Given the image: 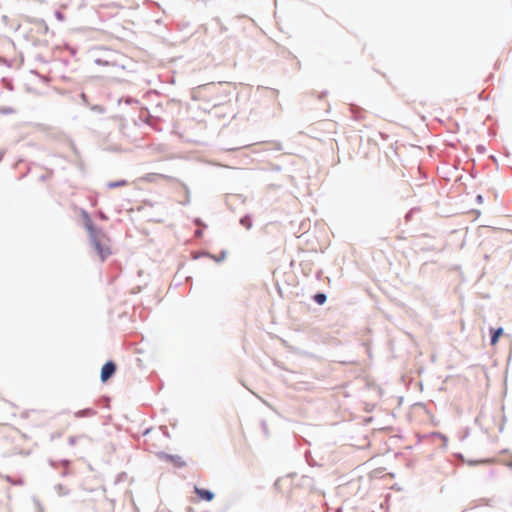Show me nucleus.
I'll return each instance as SVG.
<instances>
[{"instance_id":"obj_26","label":"nucleus","mask_w":512,"mask_h":512,"mask_svg":"<svg viewBox=\"0 0 512 512\" xmlns=\"http://www.w3.org/2000/svg\"><path fill=\"white\" fill-rule=\"evenodd\" d=\"M14 112H15V110L12 107H9V106L0 107V113L3 115H10V114H13Z\"/></svg>"},{"instance_id":"obj_1","label":"nucleus","mask_w":512,"mask_h":512,"mask_svg":"<svg viewBox=\"0 0 512 512\" xmlns=\"http://www.w3.org/2000/svg\"><path fill=\"white\" fill-rule=\"evenodd\" d=\"M104 236L105 234L102 230L101 232L89 235V243L102 262H104L112 253L110 246L102 242V237Z\"/></svg>"},{"instance_id":"obj_10","label":"nucleus","mask_w":512,"mask_h":512,"mask_svg":"<svg viewBox=\"0 0 512 512\" xmlns=\"http://www.w3.org/2000/svg\"><path fill=\"white\" fill-rule=\"evenodd\" d=\"M205 255H207L208 258L214 260L216 263H220V262H222V261H224L226 259L227 251L226 250H222L220 252V254L217 255V256L212 254V253H210V252H206Z\"/></svg>"},{"instance_id":"obj_7","label":"nucleus","mask_w":512,"mask_h":512,"mask_svg":"<svg viewBox=\"0 0 512 512\" xmlns=\"http://www.w3.org/2000/svg\"><path fill=\"white\" fill-rule=\"evenodd\" d=\"M239 223L245 229L250 230L253 227L252 215L250 213H246L240 218Z\"/></svg>"},{"instance_id":"obj_60","label":"nucleus","mask_w":512,"mask_h":512,"mask_svg":"<svg viewBox=\"0 0 512 512\" xmlns=\"http://www.w3.org/2000/svg\"><path fill=\"white\" fill-rule=\"evenodd\" d=\"M467 435H468V432H467L466 434H464V436L462 437V440H463L465 437H467Z\"/></svg>"},{"instance_id":"obj_51","label":"nucleus","mask_w":512,"mask_h":512,"mask_svg":"<svg viewBox=\"0 0 512 512\" xmlns=\"http://www.w3.org/2000/svg\"><path fill=\"white\" fill-rule=\"evenodd\" d=\"M3 156H4V151H2V152L0 153V162H1V161H2V159H3Z\"/></svg>"},{"instance_id":"obj_46","label":"nucleus","mask_w":512,"mask_h":512,"mask_svg":"<svg viewBox=\"0 0 512 512\" xmlns=\"http://www.w3.org/2000/svg\"><path fill=\"white\" fill-rule=\"evenodd\" d=\"M476 175H477V172H476V171H472V172L470 173V176H471L472 178H476Z\"/></svg>"},{"instance_id":"obj_32","label":"nucleus","mask_w":512,"mask_h":512,"mask_svg":"<svg viewBox=\"0 0 512 512\" xmlns=\"http://www.w3.org/2000/svg\"><path fill=\"white\" fill-rule=\"evenodd\" d=\"M80 97H81V100H82L83 104L86 105V106H89L88 96L84 92H82L80 94Z\"/></svg>"},{"instance_id":"obj_41","label":"nucleus","mask_w":512,"mask_h":512,"mask_svg":"<svg viewBox=\"0 0 512 512\" xmlns=\"http://www.w3.org/2000/svg\"><path fill=\"white\" fill-rule=\"evenodd\" d=\"M162 430H163L164 436L167 437V438H170V434H169L167 428L166 427H162Z\"/></svg>"},{"instance_id":"obj_52","label":"nucleus","mask_w":512,"mask_h":512,"mask_svg":"<svg viewBox=\"0 0 512 512\" xmlns=\"http://www.w3.org/2000/svg\"><path fill=\"white\" fill-rule=\"evenodd\" d=\"M504 429V424H501L500 427H499V431L502 432Z\"/></svg>"},{"instance_id":"obj_28","label":"nucleus","mask_w":512,"mask_h":512,"mask_svg":"<svg viewBox=\"0 0 512 512\" xmlns=\"http://www.w3.org/2000/svg\"><path fill=\"white\" fill-rule=\"evenodd\" d=\"M95 64L99 65V66H108L111 64V62L107 61V60H104V59H101V58H97L95 59Z\"/></svg>"},{"instance_id":"obj_36","label":"nucleus","mask_w":512,"mask_h":512,"mask_svg":"<svg viewBox=\"0 0 512 512\" xmlns=\"http://www.w3.org/2000/svg\"><path fill=\"white\" fill-rule=\"evenodd\" d=\"M33 501H34L35 505L37 506V508L42 511L43 508L41 506L40 501L37 498H35V497L33 498Z\"/></svg>"},{"instance_id":"obj_19","label":"nucleus","mask_w":512,"mask_h":512,"mask_svg":"<svg viewBox=\"0 0 512 512\" xmlns=\"http://www.w3.org/2000/svg\"><path fill=\"white\" fill-rule=\"evenodd\" d=\"M301 480H302V485L303 486H308L311 489L313 488V484H314L313 478L305 475V476H302Z\"/></svg>"},{"instance_id":"obj_4","label":"nucleus","mask_w":512,"mask_h":512,"mask_svg":"<svg viewBox=\"0 0 512 512\" xmlns=\"http://www.w3.org/2000/svg\"><path fill=\"white\" fill-rule=\"evenodd\" d=\"M80 217L83 221V227L88 232V235L101 232V228L94 224L90 214L83 208L80 209Z\"/></svg>"},{"instance_id":"obj_50","label":"nucleus","mask_w":512,"mask_h":512,"mask_svg":"<svg viewBox=\"0 0 512 512\" xmlns=\"http://www.w3.org/2000/svg\"><path fill=\"white\" fill-rule=\"evenodd\" d=\"M68 474H69V471H68V470H64V471L62 472V476H67Z\"/></svg>"},{"instance_id":"obj_59","label":"nucleus","mask_w":512,"mask_h":512,"mask_svg":"<svg viewBox=\"0 0 512 512\" xmlns=\"http://www.w3.org/2000/svg\"><path fill=\"white\" fill-rule=\"evenodd\" d=\"M61 433L55 434V437H60Z\"/></svg>"},{"instance_id":"obj_16","label":"nucleus","mask_w":512,"mask_h":512,"mask_svg":"<svg viewBox=\"0 0 512 512\" xmlns=\"http://www.w3.org/2000/svg\"><path fill=\"white\" fill-rule=\"evenodd\" d=\"M420 211V208L419 207H413L411 209H409L405 215H404V219L406 222H409L412 220L413 216L415 213L419 212Z\"/></svg>"},{"instance_id":"obj_45","label":"nucleus","mask_w":512,"mask_h":512,"mask_svg":"<svg viewBox=\"0 0 512 512\" xmlns=\"http://www.w3.org/2000/svg\"><path fill=\"white\" fill-rule=\"evenodd\" d=\"M327 94V91H323L318 97L322 99Z\"/></svg>"},{"instance_id":"obj_11","label":"nucleus","mask_w":512,"mask_h":512,"mask_svg":"<svg viewBox=\"0 0 512 512\" xmlns=\"http://www.w3.org/2000/svg\"><path fill=\"white\" fill-rule=\"evenodd\" d=\"M128 185V181L125 179H119L116 181H110L106 184L108 189L120 188Z\"/></svg>"},{"instance_id":"obj_34","label":"nucleus","mask_w":512,"mask_h":512,"mask_svg":"<svg viewBox=\"0 0 512 512\" xmlns=\"http://www.w3.org/2000/svg\"><path fill=\"white\" fill-rule=\"evenodd\" d=\"M272 149L276 151H281L283 150V146L280 142H274V147Z\"/></svg>"},{"instance_id":"obj_27","label":"nucleus","mask_w":512,"mask_h":512,"mask_svg":"<svg viewBox=\"0 0 512 512\" xmlns=\"http://www.w3.org/2000/svg\"><path fill=\"white\" fill-rule=\"evenodd\" d=\"M73 164L81 171V172H85V165H84V162L81 160V157L80 158H76V161L73 162Z\"/></svg>"},{"instance_id":"obj_47","label":"nucleus","mask_w":512,"mask_h":512,"mask_svg":"<svg viewBox=\"0 0 512 512\" xmlns=\"http://www.w3.org/2000/svg\"><path fill=\"white\" fill-rule=\"evenodd\" d=\"M507 467L512 469V459L506 463Z\"/></svg>"},{"instance_id":"obj_57","label":"nucleus","mask_w":512,"mask_h":512,"mask_svg":"<svg viewBox=\"0 0 512 512\" xmlns=\"http://www.w3.org/2000/svg\"><path fill=\"white\" fill-rule=\"evenodd\" d=\"M3 61H4V63H5L7 66H10V65L8 64V62H7V60H6V59H4Z\"/></svg>"},{"instance_id":"obj_56","label":"nucleus","mask_w":512,"mask_h":512,"mask_svg":"<svg viewBox=\"0 0 512 512\" xmlns=\"http://www.w3.org/2000/svg\"><path fill=\"white\" fill-rule=\"evenodd\" d=\"M150 431V429H146L145 432H144V435L148 434Z\"/></svg>"},{"instance_id":"obj_30","label":"nucleus","mask_w":512,"mask_h":512,"mask_svg":"<svg viewBox=\"0 0 512 512\" xmlns=\"http://www.w3.org/2000/svg\"><path fill=\"white\" fill-rule=\"evenodd\" d=\"M270 170L273 171V172H280L282 170V166L279 165V164L271 163L270 164Z\"/></svg>"},{"instance_id":"obj_6","label":"nucleus","mask_w":512,"mask_h":512,"mask_svg":"<svg viewBox=\"0 0 512 512\" xmlns=\"http://www.w3.org/2000/svg\"><path fill=\"white\" fill-rule=\"evenodd\" d=\"M504 335V328L502 326L499 327H490L489 328V337H490V345L495 346L501 336Z\"/></svg>"},{"instance_id":"obj_2","label":"nucleus","mask_w":512,"mask_h":512,"mask_svg":"<svg viewBox=\"0 0 512 512\" xmlns=\"http://www.w3.org/2000/svg\"><path fill=\"white\" fill-rule=\"evenodd\" d=\"M156 456L160 460L172 463L174 467L179 469L184 468L187 465L186 462L182 459V457L176 454H169L167 452L160 451L156 454Z\"/></svg>"},{"instance_id":"obj_29","label":"nucleus","mask_w":512,"mask_h":512,"mask_svg":"<svg viewBox=\"0 0 512 512\" xmlns=\"http://www.w3.org/2000/svg\"><path fill=\"white\" fill-rule=\"evenodd\" d=\"M82 437H85V436H84V435H82ZM79 438H81V436H70V437L68 438V444H69L70 446L75 445V444H76V442H77V440H78Z\"/></svg>"},{"instance_id":"obj_17","label":"nucleus","mask_w":512,"mask_h":512,"mask_svg":"<svg viewBox=\"0 0 512 512\" xmlns=\"http://www.w3.org/2000/svg\"><path fill=\"white\" fill-rule=\"evenodd\" d=\"M37 31L40 34H47L48 33L49 27H48L47 23L44 20H40V22L38 24V27H37Z\"/></svg>"},{"instance_id":"obj_48","label":"nucleus","mask_w":512,"mask_h":512,"mask_svg":"<svg viewBox=\"0 0 512 512\" xmlns=\"http://www.w3.org/2000/svg\"><path fill=\"white\" fill-rule=\"evenodd\" d=\"M230 92H231V91H226V90L224 91V96H225V98H228V97H229Z\"/></svg>"},{"instance_id":"obj_9","label":"nucleus","mask_w":512,"mask_h":512,"mask_svg":"<svg viewBox=\"0 0 512 512\" xmlns=\"http://www.w3.org/2000/svg\"><path fill=\"white\" fill-rule=\"evenodd\" d=\"M96 414V411L93 408H84L81 410H78L74 413V416L76 418H83V417H91Z\"/></svg>"},{"instance_id":"obj_3","label":"nucleus","mask_w":512,"mask_h":512,"mask_svg":"<svg viewBox=\"0 0 512 512\" xmlns=\"http://www.w3.org/2000/svg\"><path fill=\"white\" fill-rule=\"evenodd\" d=\"M117 371V364L113 360H107L101 367L100 379L103 383L111 379Z\"/></svg>"},{"instance_id":"obj_12","label":"nucleus","mask_w":512,"mask_h":512,"mask_svg":"<svg viewBox=\"0 0 512 512\" xmlns=\"http://www.w3.org/2000/svg\"><path fill=\"white\" fill-rule=\"evenodd\" d=\"M424 437H437V438H440L442 439L443 443H442V447L443 448H446L447 445H448V437L438 431H433L431 433H429L428 435H424Z\"/></svg>"},{"instance_id":"obj_18","label":"nucleus","mask_w":512,"mask_h":512,"mask_svg":"<svg viewBox=\"0 0 512 512\" xmlns=\"http://www.w3.org/2000/svg\"><path fill=\"white\" fill-rule=\"evenodd\" d=\"M90 110L98 114H104L106 112L105 107L98 104L91 105Z\"/></svg>"},{"instance_id":"obj_33","label":"nucleus","mask_w":512,"mask_h":512,"mask_svg":"<svg viewBox=\"0 0 512 512\" xmlns=\"http://www.w3.org/2000/svg\"><path fill=\"white\" fill-rule=\"evenodd\" d=\"M281 480H282V478H277L273 484L274 489L277 491H281V486H280Z\"/></svg>"},{"instance_id":"obj_38","label":"nucleus","mask_w":512,"mask_h":512,"mask_svg":"<svg viewBox=\"0 0 512 512\" xmlns=\"http://www.w3.org/2000/svg\"><path fill=\"white\" fill-rule=\"evenodd\" d=\"M480 462H482V461L481 460H469L468 464L470 466H475V465L479 464Z\"/></svg>"},{"instance_id":"obj_37","label":"nucleus","mask_w":512,"mask_h":512,"mask_svg":"<svg viewBox=\"0 0 512 512\" xmlns=\"http://www.w3.org/2000/svg\"><path fill=\"white\" fill-rule=\"evenodd\" d=\"M353 119L354 120H360L361 119V113L360 112H353Z\"/></svg>"},{"instance_id":"obj_55","label":"nucleus","mask_w":512,"mask_h":512,"mask_svg":"<svg viewBox=\"0 0 512 512\" xmlns=\"http://www.w3.org/2000/svg\"><path fill=\"white\" fill-rule=\"evenodd\" d=\"M308 464H309V466L316 465V463L314 461L313 462L308 461Z\"/></svg>"},{"instance_id":"obj_31","label":"nucleus","mask_w":512,"mask_h":512,"mask_svg":"<svg viewBox=\"0 0 512 512\" xmlns=\"http://www.w3.org/2000/svg\"><path fill=\"white\" fill-rule=\"evenodd\" d=\"M54 15H55L56 19H58L59 21L65 20V15L59 10H56Z\"/></svg>"},{"instance_id":"obj_25","label":"nucleus","mask_w":512,"mask_h":512,"mask_svg":"<svg viewBox=\"0 0 512 512\" xmlns=\"http://www.w3.org/2000/svg\"><path fill=\"white\" fill-rule=\"evenodd\" d=\"M260 426H261L262 432L265 435V437H269V429H268V424H267L266 420L262 419L260 421Z\"/></svg>"},{"instance_id":"obj_42","label":"nucleus","mask_w":512,"mask_h":512,"mask_svg":"<svg viewBox=\"0 0 512 512\" xmlns=\"http://www.w3.org/2000/svg\"><path fill=\"white\" fill-rule=\"evenodd\" d=\"M206 252H207V251H203L202 253H200L199 255L194 256L193 258H194V259H198V258H200V257H207V255H205V254H206Z\"/></svg>"},{"instance_id":"obj_35","label":"nucleus","mask_w":512,"mask_h":512,"mask_svg":"<svg viewBox=\"0 0 512 512\" xmlns=\"http://www.w3.org/2000/svg\"><path fill=\"white\" fill-rule=\"evenodd\" d=\"M476 150L478 153H484L486 151V148L482 144H479L477 145Z\"/></svg>"},{"instance_id":"obj_20","label":"nucleus","mask_w":512,"mask_h":512,"mask_svg":"<svg viewBox=\"0 0 512 512\" xmlns=\"http://www.w3.org/2000/svg\"><path fill=\"white\" fill-rule=\"evenodd\" d=\"M184 188H185V198H184V201L180 202V204L187 206L190 204V201H191L190 190L186 185H184Z\"/></svg>"},{"instance_id":"obj_22","label":"nucleus","mask_w":512,"mask_h":512,"mask_svg":"<svg viewBox=\"0 0 512 512\" xmlns=\"http://www.w3.org/2000/svg\"><path fill=\"white\" fill-rule=\"evenodd\" d=\"M140 118H141V120H142L143 122H145V123H147L148 125H150L153 129H155V130H157V131H161V129H160V128L155 127L152 123H150V122H149V120H152V119H153V116L149 113V111H147V115H146V117H145V118H142V117H140Z\"/></svg>"},{"instance_id":"obj_21","label":"nucleus","mask_w":512,"mask_h":512,"mask_svg":"<svg viewBox=\"0 0 512 512\" xmlns=\"http://www.w3.org/2000/svg\"><path fill=\"white\" fill-rule=\"evenodd\" d=\"M6 481L12 485H22L23 484V480L20 478V479H14L12 476L10 475H7L5 477Z\"/></svg>"},{"instance_id":"obj_40","label":"nucleus","mask_w":512,"mask_h":512,"mask_svg":"<svg viewBox=\"0 0 512 512\" xmlns=\"http://www.w3.org/2000/svg\"><path fill=\"white\" fill-rule=\"evenodd\" d=\"M194 223H195L196 225L203 224L205 228L207 227V225H205V224L203 223V221H202L200 218H196V219L194 220Z\"/></svg>"},{"instance_id":"obj_54","label":"nucleus","mask_w":512,"mask_h":512,"mask_svg":"<svg viewBox=\"0 0 512 512\" xmlns=\"http://www.w3.org/2000/svg\"><path fill=\"white\" fill-rule=\"evenodd\" d=\"M91 204L92 206H95L97 204V200H92Z\"/></svg>"},{"instance_id":"obj_58","label":"nucleus","mask_w":512,"mask_h":512,"mask_svg":"<svg viewBox=\"0 0 512 512\" xmlns=\"http://www.w3.org/2000/svg\"><path fill=\"white\" fill-rule=\"evenodd\" d=\"M61 433L55 434V437H60Z\"/></svg>"},{"instance_id":"obj_49","label":"nucleus","mask_w":512,"mask_h":512,"mask_svg":"<svg viewBox=\"0 0 512 512\" xmlns=\"http://www.w3.org/2000/svg\"><path fill=\"white\" fill-rule=\"evenodd\" d=\"M455 456L457 458L464 459L463 454H461V453H457V454H455Z\"/></svg>"},{"instance_id":"obj_24","label":"nucleus","mask_w":512,"mask_h":512,"mask_svg":"<svg viewBox=\"0 0 512 512\" xmlns=\"http://www.w3.org/2000/svg\"><path fill=\"white\" fill-rule=\"evenodd\" d=\"M69 145H70V148H71V150H72V152H73L74 156H75L76 158H80V157H81L80 151L78 150V148H77L76 144L74 143V141H72V140H71V141L69 142Z\"/></svg>"},{"instance_id":"obj_5","label":"nucleus","mask_w":512,"mask_h":512,"mask_svg":"<svg viewBox=\"0 0 512 512\" xmlns=\"http://www.w3.org/2000/svg\"><path fill=\"white\" fill-rule=\"evenodd\" d=\"M194 493L200 500L206 502L212 501L215 497V493L212 490L207 488H201L198 487L197 485L194 486Z\"/></svg>"},{"instance_id":"obj_39","label":"nucleus","mask_w":512,"mask_h":512,"mask_svg":"<svg viewBox=\"0 0 512 512\" xmlns=\"http://www.w3.org/2000/svg\"><path fill=\"white\" fill-rule=\"evenodd\" d=\"M483 201H484L483 196H482L481 194H478V195L476 196V202H477V203H482Z\"/></svg>"},{"instance_id":"obj_14","label":"nucleus","mask_w":512,"mask_h":512,"mask_svg":"<svg viewBox=\"0 0 512 512\" xmlns=\"http://www.w3.org/2000/svg\"><path fill=\"white\" fill-rule=\"evenodd\" d=\"M54 489L60 496H66L70 493V490L62 484H56L54 486Z\"/></svg>"},{"instance_id":"obj_43","label":"nucleus","mask_w":512,"mask_h":512,"mask_svg":"<svg viewBox=\"0 0 512 512\" xmlns=\"http://www.w3.org/2000/svg\"><path fill=\"white\" fill-rule=\"evenodd\" d=\"M195 233L197 237H201L203 235V231L201 229H197Z\"/></svg>"},{"instance_id":"obj_23","label":"nucleus","mask_w":512,"mask_h":512,"mask_svg":"<svg viewBox=\"0 0 512 512\" xmlns=\"http://www.w3.org/2000/svg\"><path fill=\"white\" fill-rule=\"evenodd\" d=\"M95 217L97 219L101 220V221H108L109 220L108 215L104 211H102L101 209L96 211Z\"/></svg>"},{"instance_id":"obj_53","label":"nucleus","mask_w":512,"mask_h":512,"mask_svg":"<svg viewBox=\"0 0 512 512\" xmlns=\"http://www.w3.org/2000/svg\"><path fill=\"white\" fill-rule=\"evenodd\" d=\"M295 475H296V473H289V474L287 475V477H294Z\"/></svg>"},{"instance_id":"obj_15","label":"nucleus","mask_w":512,"mask_h":512,"mask_svg":"<svg viewBox=\"0 0 512 512\" xmlns=\"http://www.w3.org/2000/svg\"><path fill=\"white\" fill-rule=\"evenodd\" d=\"M122 102H124L126 105L139 104V100L131 96L122 97L118 100L119 104H121Z\"/></svg>"},{"instance_id":"obj_44","label":"nucleus","mask_w":512,"mask_h":512,"mask_svg":"<svg viewBox=\"0 0 512 512\" xmlns=\"http://www.w3.org/2000/svg\"><path fill=\"white\" fill-rule=\"evenodd\" d=\"M321 276H322V271H321V270L317 271V272H316V278H317L318 280H320V279H321Z\"/></svg>"},{"instance_id":"obj_8","label":"nucleus","mask_w":512,"mask_h":512,"mask_svg":"<svg viewBox=\"0 0 512 512\" xmlns=\"http://www.w3.org/2000/svg\"><path fill=\"white\" fill-rule=\"evenodd\" d=\"M311 299L318 305H324L327 301V294L322 291H318L311 296Z\"/></svg>"},{"instance_id":"obj_13","label":"nucleus","mask_w":512,"mask_h":512,"mask_svg":"<svg viewBox=\"0 0 512 512\" xmlns=\"http://www.w3.org/2000/svg\"><path fill=\"white\" fill-rule=\"evenodd\" d=\"M1 84L8 91H13L14 90V84H13V80L11 78L3 77L1 79Z\"/></svg>"}]
</instances>
